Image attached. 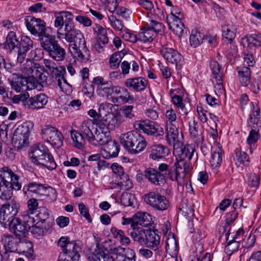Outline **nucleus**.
<instances>
[{"label": "nucleus", "mask_w": 261, "mask_h": 261, "mask_svg": "<svg viewBox=\"0 0 261 261\" xmlns=\"http://www.w3.org/2000/svg\"><path fill=\"white\" fill-rule=\"evenodd\" d=\"M139 134L135 130L123 134L120 138L121 143L127 151H129L133 143L138 138L137 137H139Z\"/></svg>", "instance_id": "nucleus-32"}, {"label": "nucleus", "mask_w": 261, "mask_h": 261, "mask_svg": "<svg viewBox=\"0 0 261 261\" xmlns=\"http://www.w3.org/2000/svg\"><path fill=\"white\" fill-rule=\"evenodd\" d=\"M204 35L197 31H192L190 37V43L191 46L196 47L202 42Z\"/></svg>", "instance_id": "nucleus-53"}, {"label": "nucleus", "mask_w": 261, "mask_h": 261, "mask_svg": "<svg viewBox=\"0 0 261 261\" xmlns=\"http://www.w3.org/2000/svg\"><path fill=\"white\" fill-rule=\"evenodd\" d=\"M239 81L243 86H247L250 83L251 71L249 67L243 66L238 71Z\"/></svg>", "instance_id": "nucleus-45"}, {"label": "nucleus", "mask_w": 261, "mask_h": 261, "mask_svg": "<svg viewBox=\"0 0 261 261\" xmlns=\"http://www.w3.org/2000/svg\"><path fill=\"white\" fill-rule=\"evenodd\" d=\"M181 20L177 19L176 20L167 21L169 29L178 37H181L187 34L185 25Z\"/></svg>", "instance_id": "nucleus-30"}, {"label": "nucleus", "mask_w": 261, "mask_h": 261, "mask_svg": "<svg viewBox=\"0 0 261 261\" xmlns=\"http://www.w3.org/2000/svg\"><path fill=\"white\" fill-rule=\"evenodd\" d=\"M17 252H22L25 254V256L28 258L32 257L34 255L33 245L32 243L26 239L22 240L20 239Z\"/></svg>", "instance_id": "nucleus-37"}, {"label": "nucleus", "mask_w": 261, "mask_h": 261, "mask_svg": "<svg viewBox=\"0 0 261 261\" xmlns=\"http://www.w3.org/2000/svg\"><path fill=\"white\" fill-rule=\"evenodd\" d=\"M144 175L150 182L155 185H161L165 182L164 173L158 172L152 168L146 169L144 172Z\"/></svg>", "instance_id": "nucleus-19"}, {"label": "nucleus", "mask_w": 261, "mask_h": 261, "mask_svg": "<svg viewBox=\"0 0 261 261\" xmlns=\"http://www.w3.org/2000/svg\"><path fill=\"white\" fill-rule=\"evenodd\" d=\"M19 209V204L14 201L3 204L0 208V223L4 227H7L10 221L16 219L15 216L17 214Z\"/></svg>", "instance_id": "nucleus-8"}, {"label": "nucleus", "mask_w": 261, "mask_h": 261, "mask_svg": "<svg viewBox=\"0 0 261 261\" xmlns=\"http://www.w3.org/2000/svg\"><path fill=\"white\" fill-rule=\"evenodd\" d=\"M248 43L252 44L255 46H261V34H251L246 36Z\"/></svg>", "instance_id": "nucleus-62"}, {"label": "nucleus", "mask_w": 261, "mask_h": 261, "mask_svg": "<svg viewBox=\"0 0 261 261\" xmlns=\"http://www.w3.org/2000/svg\"><path fill=\"white\" fill-rule=\"evenodd\" d=\"M147 84V81L142 77L129 78L124 82V85L126 87L132 88L137 91L144 90L146 88Z\"/></svg>", "instance_id": "nucleus-28"}, {"label": "nucleus", "mask_w": 261, "mask_h": 261, "mask_svg": "<svg viewBox=\"0 0 261 261\" xmlns=\"http://www.w3.org/2000/svg\"><path fill=\"white\" fill-rule=\"evenodd\" d=\"M225 48V51L227 56L235 57L238 53V48L237 45L232 43V42L228 41Z\"/></svg>", "instance_id": "nucleus-64"}, {"label": "nucleus", "mask_w": 261, "mask_h": 261, "mask_svg": "<svg viewBox=\"0 0 261 261\" xmlns=\"http://www.w3.org/2000/svg\"><path fill=\"white\" fill-rule=\"evenodd\" d=\"M39 41L40 46L47 52L53 48V47L58 43L55 37L51 35L45 33L40 37Z\"/></svg>", "instance_id": "nucleus-34"}, {"label": "nucleus", "mask_w": 261, "mask_h": 261, "mask_svg": "<svg viewBox=\"0 0 261 261\" xmlns=\"http://www.w3.org/2000/svg\"><path fill=\"white\" fill-rule=\"evenodd\" d=\"M95 135L93 136V141L90 143L92 144L97 145H103L109 143L111 141L110 132L109 130L104 132L102 130L101 132L98 131L97 128L94 130Z\"/></svg>", "instance_id": "nucleus-27"}, {"label": "nucleus", "mask_w": 261, "mask_h": 261, "mask_svg": "<svg viewBox=\"0 0 261 261\" xmlns=\"http://www.w3.org/2000/svg\"><path fill=\"white\" fill-rule=\"evenodd\" d=\"M33 47V40L28 36L22 35L17 47V61H23L26 57L27 53Z\"/></svg>", "instance_id": "nucleus-14"}, {"label": "nucleus", "mask_w": 261, "mask_h": 261, "mask_svg": "<svg viewBox=\"0 0 261 261\" xmlns=\"http://www.w3.org/2000/svg\"><path fill=\"white\" fill-rule=\"evenodd\" d=\"M24 22L27 29L32 35L40 38L46 33V23L44 20L28 16L25 17Z\"/></svg>", "instance_id": "nucleus-10"}, {"label": "nucleus", "mask_w": 261, "mask_h": 261, "mask_svg": "<svg viewBox=\"0 0 261 261\" xmlns=\"http://www.w3.org/2000/svg\"><path fill=\"white\" fill-rule=\"evenodd\" d=\"M30 134V125L27 122L23 123L15 130L12 140L18 142V147L22 148L28 145Z\"/></svg>", "instance_id": "nucleus-12"}, {"label": "nucleus", "mask_w": 261, "mask_h": 261, "mask_svg": "<svg viewBox=\"0 0 261 261\" xmlns=\"http://www.w3.org/2000/svg\"><path fill=\"white\" fill-rule=\"evenodd\" d=\"M149 156L153 160L161 159L168 154V148L161 144H154L151 146L149 150Z\"/></svg>", "instance_id": "nucleus-31"}, {"label": "nucleus", "mask_w": 261, "mask_h": 261, "mask_svg": "<svg viewBox=\"0 0 261 261\" xmlns=\"http://www.w3.org/2000/svg\"><path fill=\"white\" fill-rule=\"evenodd\" d=\"M146 237L144 245L155 251H159L160 237L155 231L147 229Z\"/></svg>", "instance_id": "nucleus-25"}, {"label": "nucleus", "mask_w": 261, "mask_h": 261, "mask_svg": "<svg viewBox=\"0 0 261 261\" xmlns=\"http://www.w3.org/2000/svg\"><path fill=\"white\" fill-rule=\"evenodd\" d=\"M46 79V75L40 71L39 69L35 73H34V76L32 80V85L30 89H34L37 87V83L44 87L45 86V83Z\"/></svg>", "instance_id": "nucleus-47"}, {"label": "nucleus", "mask_w": 261, "mask_h": 261, "mask_svg": "<svg viewBox=\"0 0 261 261\" xmlns=\"http://www.w3.org/2000/svg\"><path fill=\"white\" fill-rule=\"evenodd\" d=\"M108 19L113 29L117 31H121L124 27L122 21L116 18L113 15L108 17Z\"/></svg>", "instance_id": "nucleus-58"}, {"label": "nucleus", "mask_w": 261, "mask_h": 261, "mask_svg": "<svg viewBox=\"0 0 261 261\" xmlns=\"http://www.w3.org/2000/svg\"><path fill=\"white\" fill-rule=\"evenodd\" d=\"M238 25L230 22L222 27V36L224 41L232 42L236 36Z\"/></svg>", "instance_id": "nucleus-33"}, {"label": "nucleus", "mask_w": 261, "mask_h": 261, "mask_svg": "<svg viewBox=\"0 0 261 261\" xmlns=\"http://www.w3.org/2000/svg\"><path fill=\"white\" fill-rule=\"evenodd\" d=\"M147 229L141 227H137L129 232V235L134 241L138 242L141 245H144L146 237Z\"/></svg>", "instance_id": "nucleus-43"}, {"label": "nucleus", "mask_w": 261, "mask_h": 261, "mask_svg": "<svg viewBox=\"0 0 261 261\" xmlns=\"http://www.w3.org/2000/svg\"><path fill=\"white\" fill-rule=\"evenodd\" d=\"M124 121V118L122 115L119 114H116L111 119L108 124L109 129L114 130L119 127Z\"/></svg>", "instance_id": "nucleus-52"}, {"label": "nucleus", "mask_w": 261, "mask_h": 261, "mask_svg": "<svg viewBox=\"0 0 261 261\" xmlns=\"http://www.w3.org/2000/svg\"><path fill=\"white\" fill-rule=\"evenodd\" d=\"M134 127L136 130L142 132L148 135H153L158 133V136H161L164 134L162 128L159 130V125L154 122L149 120L136 121L134 123Z\"/></svg>", "instance_id": "nucleus-11"}, {"label": "nucleus", "mask_w": 261, "mask_h": 261, "mask_svg": "<svg viewBox=\"0 0 261 261\" xmlns=\"http://www.w3.org/2000/svg\"><path fill=\"white\" fill-rule=\"evenodd\" d=\"M58 245L62 248V252L59 254L57 261H79L81 248L74 241L62 237L58 241Z\"/></svg>", "instance_id": "nucleus-4"}, {"label": "nucleus", "mask_w": 261, "mask_h": 261, "mask_svg": "<svg viewBox=\"0 0 261 261\" xmlns=\"http://www.w3.org/2000/svg\"><path fill=\"white\" fill-rule=\"evenodd\" d=\"M41 193L48 197L51 200H56L57 197V193L54 188L50 187H45L43 186Z\"/></svg>", "instance_id": "nucleus-63"}, {"label": "nucleus", "mask_w": 261, "mask_h": 261, "mask_svg": "<svg viewBox=\"0 0 261 261\" xmlns=\"http://www.w3.org/2000/svg\"><path fill=\"white\" fill-rule=\"evenodd\" d=\"M261 125L260 111L259 108L253 105V110L250 115L248 121V125L251 128L249 136L247 139V143L251 145L254 144L259 139L260 136L258 133Z\"/></svg>", "instance_id": "nucleus-6"}, {"label": "nucleus", "mask_w": 261, "mask_h": 261, "mask_svg": "<svg viewBox=\"0 0 261 261\" xmlns=\"http://www.w3.org/2000/svg\"><path fill=\"white\" fill-rule=\"evenodd\" d=\"M144 200L147 205L155 211H164L170 206L168 199L158 192L152 191L145 194Z\"/></svg>", "instance_id": "nucleus-7"}, {"label": "nucleus", "mask_w": 261, "mask_h": 261, "mask_svg": "<svg viewBox=\"0 0 261 261\" xmlns=\"http://www.w3.org/2000/svg\"><path fill=\"white\" fill-rule=\"evenodd\" d=\"M125 249L119 246L110 249L111 255L102 250H98L93 254L90 261H136V254L134 250L128 249L126 254L123 252Z\"/></svg>", "instance_id": "nucleus-2"}, {"label": "nucleus", "mask_w": 261, "mask_h": 261, "mask_svg": "<svg viewBox=\"0 0 261 261\" xmlns=\"http://www.w3.org/2000/svg\"><path fill=\"white\" fill-rule=\"evenodd\" d=\"M189 132L191 135L195 139L196 142H201L203 141V137L201 130L199 128L198 122L195 121L194 118L192 121H189Z\"/></svg>", "instance_id": "nucleus-44"}, {"label": "nucleus", "mask_w": 261, "mask_h": 261, "mask_svg": "<svg viewBox=\"0 0 261 261\" xmlns=\"http://www.w3.org/2000/svg\"><path fill=\"white\" fill-rule=\"evenodd\" d=\"M43 189V185L41 184H37L36 182H29L25 185L22 189L23 194L28 196V192H30L36 194H39L41 192Z\"/></svg>", "instance_id": "nucleus-50"}, {"label": "nucleus", "mask_w": 261, "mask_h": 261, "mask_svg": "<svg viewBox=\"0 0 261 261\" xmlns=\"http://www.w3.org/2000/svg\"><path fill=\"white\" fill-rule=\"evenodd\" d=\"M11 232L16 236L25 237L29 231V228L22 222L20 218L13 219L10 221L8 226Z\"/></svg>", "instance_id": "nucleus-21"}, {"label": "nucleus", "mask_w": 261, "mask_h": 261, "mask_svg": "<svg viewBox=\"0 0 261 261\" xmlns=\"http://www.w3.org/2000/svg\"><path fill=\"white\" fill-rule=\"evenodd\" d=\"M48 98L44 93H40L29 98L26 103L30 109L39 110L45 107L48 102Z\"/></svg>", "instance_id": "nucleus-16"}, {"label": "nucleus", "mask_w": 261, "mask_h": 261, "mask_svg": "<svg viewBox=\"0 0 261 261\" xmlns=\"http://www.w3.org/2000/svg\"><path fill=\"white\" fill-rule=\"evenodd\" d=\"M93 121L91 119H88L84 121L80 127V130L83 135H85L88 141H93V136H94L93 131L95 129Z\"/></svg>", "instance_id": "nucleus-29"}, {"label": "nucleus", "mask_w": 261, "mask_h": 261, "mask_svg": "<svg viewBox=\"0 0 261 261\" xmlns=\"http://www.w3.org/2000/svg\"><path fill=\"white\" fill-rule=\"evenodd\" d=\"M240 241L236 240V237H233L225 247L226 253L229 255H231L234 251L238 249L240 247Z\"/></svg>", "instance_id": "nucleus-54"}, {"label": "nucleus", "mask_w": 261, "mask_h": 261, "mask_svg": "<svg viewBox=\"0 0 261 261\" xmlns=\"http://www.w3.org/2000/svg\"><path fill=\"white\" fill-rule=\"evenodd\" d=\"M194 150L193 147L187 145L181 147L179 151V153L176 155V164H179L182 163L183 165L181 166L185 169L189 171L190 161L192 158Z\"/></svg>", "instance_id": "nucleus-13"}, {"label": "nucleus", "mask_w": 261, "mask_h": 261, "mask_svg": "<svg viewBox=\"0 0 261 261\" xmlns=\"http://www.w3.org/2000/svg\"><path fill=\"white\" fill-rule=\"evenodd\" d=\"M70 135L74 146L79 149L83 148L85 141L83 134L77 130L71 129Z\"/></svg>", "instance_id": "nucleus-48"}, {"label": "nucleus", "mask_w": 261, "mask_h": 261, "mask_svg": "<svg viewBox=\"0 0 261 261\" xmlns=\"http://www.w3.org/2000/svg\"><path fill=\"white\" fill-rule=\"evenodd\" d=\"M213 149L210 163L212 167L215 168L219 167L222 162V150L219 147H217Z\"/></svg>", "instance_id": "nucleus-49"}, {"label": "nucleus", "mask_w": 261, "mask_h": 261, "mask_svg": "<svg viewBox=\"0 0 261 261\" xmlns=\"http://www.w3.org/2000/svg\"><path fill=\"white\" fill-rule=\"evenodd\" d=\"M109 143H110L108 147L109 150L108 153H109V155L107 154L105 158H114L117 156L119 151V147L117 142L115 141H112L111 140Z\"/></svg>", "instance_id": "nucleus-56"}, {"label": "nucleus", "mask_w": 261, "mask_h": 261, "mask_svg": "<svg viewBox=\"0 0 261 261\" xmlns=\"http://www.w3.org/2000/svg\"><path fill=\"white\" fill-rule=\"evenodd\" d=\"M210 67L212 70V78L213 83H216L217 88L223 90L222 84V70L221 66L216 61H212L210 62Z\"/></svg>", "instance_id": "nucleus-22"}, {"label": "nucleus", "mask_w": 261, "mask_h": 261, "mask_svg": "<svg viewBox=\"0 0 261 261\" xmlns=\"http://www.w3.org/2000/svg\"><path fill=\"white\" fill-rule=\"evenodd\" d=\"M31 160L34 164L44 167L50 170L55 169L57 165L48 148L44 145L38 144L31 148Z\"/></svg>", "instance_id": "nucleus-3"}, {"label": "nucleus", "mask_w": 261, "mask_h": 261, "mask_svg": "<svg viewBox=\"0 0 261 261\" xmlns=\"http://www.w3.org/2000/svg\"><path fill=\"white\" fill-rule=\"evenodd\" d=\"M69 51L79 62L86 63L90 60V52L86 46V42L72 48Z\"/></svg>", "instance_id": "nucleus-15"}, {"label": "nucleus", "mask_w": 261, "mask_h": 261, "mask_svg": "<svg viewBox=\"0 0 261 261\" xmlns=\"http://www.w3.org/2000/svg\"><path fill=\"white\" fill-rule=\"evenodd\" d=\"M113 94L116 95L120 94L118 98H114L113 101L117 102L118 99L123 103H133L135 101L134 96L131 95L128 90L124 88L119 86H115L112 84L111 95Z\"/></svg>", "instance_id": "nucleus-18"}, {"label": "nucleus", "mask_w": 261, "mask_h": 261, "mask_svg": "<svg viewBox=\"0 0 261 261\" xmlns=\"http://www.w3.org/2000/svg\"><path fill=\"white\" fill-rule=\"evenodd\" d=\"M134 221L136 228L139 227L138 225L147 227L151 223V216L147 213H137L134 215Z\"/></svg>", "instance_id": "nucleus-39"}, {"label": "nucleus", "mask_w": 261, "mask_h": 261, "mask_svg": "<svg viewBox=\"0 0 261 261\" xmlns=\"http://www.w3.org/2000/svg\"><path fill=\"white\" fill-rule=\"evenodd\" d=\"M156 36L153 30L149 28L143 30L138 34V41L144 43H150L152 42Z\"/></svg>", "instance_id": "nucleus-46"}, {"label": "nucleus", "mask_w": 261, "mask_h": 261, "mask_svg": "<svg viewBox=\"0 0 261 261\" xmlns=\"http://www.w3.org/2000/svg\"><path fill=\"white\" fill-rule=\"evenodd\" d=\"M136 139L132 145L129 151H128L132 154H137L141 151H143L147 145V142L145 138L140 134L139 137Z\"/></svg>", "instance_id": "nucleus-41"}, {"label": "nucleus", "mask_w": 261, "mask_h": 261, "mask_svg": "<svg viewBox=\"0 0 261 261\" xmlns=\"http://www.w3.org/2000/svg\"><path fill=\"white\" fill-rule=\"evenodd\" d=\"M112 83L106 81V84L97 86V93L101 97H108L111 95Z\"/></svg>", "instance_id": "nucleus-51"}, {"label": "nucleus", "mask_w": 261, "mask_h": 261, "mask_svg": "<svg viewBox=\"0 0 261 261\" xmlns=\"http://www.w3.org/2000/svg\"><path fill=\"white\" fill-rule=\"evenodd\" d=\"M236 160L240 164H242L244 166H247L250 163L249 157L244 151L237 150L236 151Z\"/></svg>", "instance_id": "nucleus-55"}, {"label": "nucleus", "mask_w": 261, "mask_h": 261, "mask_svg": "<svg viewBox=\"0 0 261 261\" xmlns=\"http://www.w3.org/2000/svg\"><path fill=\"white\" fill-rule=\"evenodd\" d=\"M72 17L73 15L71 13L66 11L60 12L56 15L55 20V27L59 28L58 31L60 32V30L62 29L64 23L65 25L69 21H73Z\"/></svg>", "instance_id": "nucleus-35"}, {"label": "nucleus", "mask_w": 261, "mask_h": 261, "mask_svg": "<svg viewBox=\"0 0 261 261\" xmlns=\"http://www.w3.org/2000/svg\"><path fill=\"white\" fill-rule=\"evenodd\" d=\"M121 54L119 53H116L113 54L110 58L109 65L112 69H117L119 66L121 61Z\"/></svg>", "instance_id": "nucleus-57"}, {"label": "nucleus", "mask_w": 261, "mask_h": 261, "mask_svg": "<svg viewBox=\"0 0 261 261\" xmlns=\"http://www.w3.org/2000/svg\"><path fill=\"white\" fill-rule=\"evenodd\" d=\"M167 140L170 145L174 146L175 143H177L179 134L178 130L175 125L172 124L171 126H167Z\"/></svg>", "instance_id": "nucleus-38"}, {"label": "nucleus", "mask_w": 261, "mask_h": 261, "mask_svg": "<svg viewBox=\"0 0 261 261\" xmlns=\"http://www.w3.org/2000/svg\"><path fill=\"white\" fill-rule=\"evenodd\" d=\"M184 15L181 12L180 9L177 7H172L171 9V14L167 16L168 20H176V19H182Z\"/></svg>", "instance_id": "nucleus-59"}, {"label": "nucleus", "mask_w": 261, "mask_h": 261, "mask_svg": "<svg viewBox=\"0 0 261 261\" xmlns=\"http://www.w3.org/2000/svg\"><path fill=\"white\" fill-rule=\"evenodd\" d=\"M51 73L54 78L57 80H60L63 77L64 74L65 72V68L63 66H55L54 68H52L51 71H49Z\"/></svg>", "instance_id": "nucleus-61"}, {"label": "nucleus", "mask_w": 261, "mask_h": 261, "mask_svg": "<svg viewBox=\"0 0 261 261\" xmlns=\"http://www.w3.org/2000/svg\"><path fill=\"white\" fill-rule=\"evenodd\" d=\"M17 46H18V40L16 38V34L11 31L8 33L6 40L3 44V47L10 52L14 51L17 53Z\"/></svg>", "instance_id": "nucleus-36"}, {"label": "nucleus", "mask_w": 261, "mask_h": 261, "mask_svg": "<svg viewBox=\"0 0 261 261\" xmlns=\"http://www.w3.org/2000/svg\"><path fill=\"white\" fill-rule=\"evenodd\" d=\"M94 33L96 35L97 41H99L103 45L109 41L107 30L102 26L95 24L92 28Z\"/></svg>", "instance_id": "nucleus-42"}, {"label": "nucleus", "mask_w": 261, "mask_h": 261, "mask_svg": "<svg viewBox=\"0 0 261 261\" xmlns=\"http://www.w3.org/2000/svg\"><path fill=\"white\" fill-rule=\"evenodd\" d=\"M3 240L6 253L17 252L20 239L14 238L11 234H5L3 235Z\"/></svg>", "instance_id": "nucleus-26"}, {"label": "nucleus", "mask_w": 261, "mask_h": 261, "mask_svg": "<svg viewBox=\"0 0 261 261\" xmlns=\"http://www.w3.org/2000/svg\"><path fill=\"white\" fill-rule=\"evenodd\" d=\"M10 84L11 89L19 93L27 90V88L30 89L32 83L31 81H28L25 77L13 74L12 80H10Z\"/></svg>", "instance_id": "nucleus-17"}, {"label": "nucleus", "mask_w": 261, "mask_h": 261, "mask_svg": "<svg viewBox=\"0 0 261 261\" xmlns=\"http://www.w3.org/2000/svg\"><path fill=\"white\" fill-rule=\"evenodd\" d=\"M182 165L183 164L181 162L179 164L175 163L176 166L175 173L170 169L168 170L167 177L172 181H177L179 185L183 184L184 179L189 172L188 170H185V168L181 167Z\"/></svg>", "instance_id": "nucleus-20"}, {"label": "nucleus", "mask_w": 261, "mask_h": 261, "mask_svg": "<svg viewBox=\"0 0 261 261\" xmlns=\"http://www.w3.org/2000/svg\"><path fill=\"white\" fill-rule=\"evenodd\" d=\"M47 53L50 57L57 61H63L65 58V50L60 46L59 43Z\"/></svg>", "instance_id": "nucleus-40"}, {"label": "nucleus", "mask_w": 261, "mask_h": 261, "mask_svg": "<svg viewBox=\"0 0 261 261\" xmlns=\"http://www.w3.org/2000/svg\"><path fill=\"white\" fill-rule=\"evenodd\" d=\"M134 196L129 193H124L121 195L120 200L122 205L125 206H132L133 204Z\"/></svg>", "instance_id": "nucleus-60"}, {"label": "nucleus", "mask_w": 261, "mask_h": 261, "mask_svg": "<svg viewBox=\"0 0 261 261\" xmlns=\"http://www.w3.org/2000/svg\"><path fill=\"white\" fill-rule=\"evenodd\" d=\"M64 31V33L57 32V35L58 38H64L69 43V49L86 42L84 35L80 30L75 28L73 21H69L67 22Z\"/></svg>", "instance_id": "nucleus-5"}, {"label": "nucleus", "mask_w": 261, "mask_h": 261, "mask_svg": "<svg viewBox=\"0 0 261 261\" xmlns=\"http://www.w3.org/2000/svg\"><path fill=\"white\" fill-rule=\"evenodd\" d=\"M17 62L20 64V68L22 73L28 76L27 78L28 81H31L34 76V73H35L38 69L35 66L33 60L24 57V60L21 62Z\"/></svg>", "instance_id": "nucleus-23"}, {"label": "nucleus", "mask_w": 261, "mask_h": 261, "mask_svg": "<svg viewBox=\"0 0 261 261\" xmlns=\"http://www.w3.org/2000/svg\"><path fill=\"white\" fill-rule=\"evenodd\" d=\"M20 176L11 168L4 167L0 168V199L8 200L13 196V191L21 189Z\"/></svg>", "instance_id": "nucleus-1"}, {"label": "nucleus", "mask_w": 261, "mask_h": 261, "mask_svg": "<svg viewBox=\"0 0 261 261\" xmlns=\"http://www.w3.org/2000/svg\"><path fill=\"white\" fill-rule=\"evenodd\" d=\"M42 137L56 148L62 145L63 136L62 133L56 127L47 125L42 130Z\"/></svg>", "instance_id": "nucleus-9"}, {"label": "nucleus", "mask_w": 261, "mask_h": 261, "mask_svg": "<svg viewBox=\"0 0 261 261\" xmlns=\"http://www.w3.org/2000/svg\"><path fill=\"white\" fill-rule=\"evenodd\" d=\"M160 53L168 62L176 65H180L182 58L177 51L172 48H164L161 50Z\"/></svg>", "instance_id": "nucleus-24"}]
</instances>
